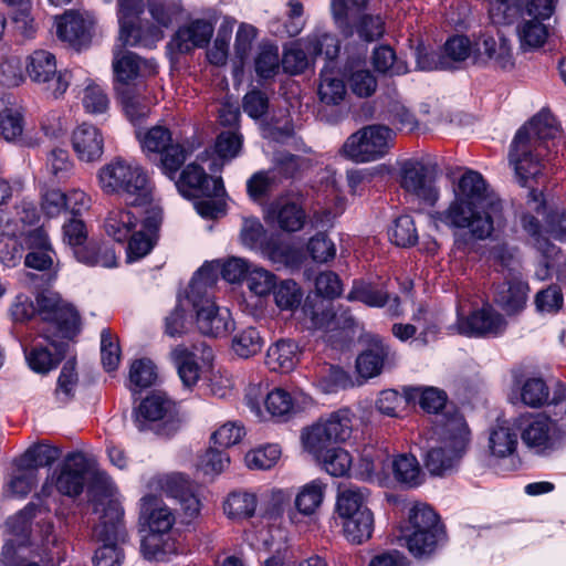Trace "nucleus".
<instances>
[{
	"label": "nucleus",
	"instance_id": "obj_1",
	"mask_svg": "<svg viewBox=\"0 0 566 566\" xmlns=\"http://www.w3.org/2000/svg\"><path fill=\"white\" fill-rule=\"evenodd\" d=\"M97 184L104 195L118 196L127 206L143 207L153 201L151 178L134 159L114 157L98 169Z\"/></svg>",
	"mask_w": 566,
	"mask_h": 566
},
{
	"label": "nucleus",
	"instance_id": "obj_2",
	"mask_svg": "<svg viewBox=\"0 0 566 566\" xmlns=\"http://www.w3.org/2000/svg\"><path fill=\"white\" fill-rule=\"evenodd\" d=\"M437 444L431 446L424 457V467L433 475H443L458 465L470 440V430L459 412L443 416L437 423Z\"/></svg>",
	"mask_w": 566,
	"mask_h": 566
},
{
	"label": "nucleus",
	"instance_id": "obj_3",
	"mask_svg": "<svg viewBox=\"0 0 566 566\" xmlns=\"http://www.w3.org/2000/svg\"><path fill=\"white\" fill-rule=\"evenodd\" d=\"M434 220L450 229H465L475 240H485L495 228L503 227L504 214L453 198L447 209L436 213Z\"/></svg>",
	"mask_w": 566,
	"mask_h": 566
},
{
	"label": "nucleus",
	"instance_id": "obj_4",
	"mask_svg": "<svg viewBox=\"0 0 566 566\" xmlns=\"http://www.w3.org/2000/svg\"><path fill=\"white\" fill-rule=\"evenodd\" d=\"M36 318L48 340L53 336L71 338L80 331L78 312L54 292L46 291L36 296Z\"/></svg>",
	"mask_w": 566,
	"mask_h": 566
},
{
	"label": "nucleus",
	"instance_id": "obj_5",
	"mask_svg": "<svg viewBox=\"0 0 566 566\" xmlns=\"http://www.w3.org/2000/svg\"><path fill=\"white\" fill-rule=\"evenodd\" d=\"M94 534L102 543L95 552L94 566H120L124 554L118 544L126 541L124 510L119 502L111 501L101 517V523L94 528Z\"/></svg>",
	"mask_w": 566,
	"mask_h": 566
},
{
	"label": "nucleus",
	"instance_id": "obj_6",
	"mask_svg": "<svg viewBox=\"0 0 566 566\" xmlns=\"http://www.w3.org/2000/svg\"><path fill=\"white\" fill-rule=\"evenodd\" d=\"M370 1L332 0V14L336 28L345 39H350L357 34L359 40L370 43L382 38L386 31V23L380 14L361 13L354 23L349 21V9L365 10Z\"/></svg>",
	"mask_w": 566,
	"mask_h": 566
},
{
	"label": "nucleus",
	"instance_id": "obj_7",
	"mask_svg": "<svg viewBox=\"0 0 566 566\" xmlns=\"http://www.w3.org/2000/svg\"><path fill=\"white\" fill-rule=\"evenodd\" d=\"M353 431V413L343 408L321 418L302 433L304 449L312 455H319L333 443L344 442Z\"/></svg>",
	"mask_w": 566,
	"mask_h": 566
},
{
	"label": "nucleus",
	"instance_id": "obj_8",
	"mask_svg": "<svg viewBox=\"0 0 566 566\" xmlns=\"http://www.w3.org/2000/svg\"><path fill=\"white\" fill-rule=\"evenodd\" d=\"M25 73L32 83L55 99L64 95L71 82V73L57 71L55 55L46 50H35L27 57Z\"/></svg>",
	"mask_w": 566,
	"mask_h": 566
},
{
	"label": "nucleus",
	"instance_id": "obj_9",
	"mask_svg": "<svg viewBox=\"0 0 566 566\" xmlns=\"http://www.w3.org/2000/svg\"><path fill=\"white\" fill-rule=\"evenodd\" d=\"M145 86L120 88L115 91L126 117L135 126V136L139 142H172L171 132L164 125H155L146 130L140 127L142 122L149 114V105L143 95Z\"/></svg>",
	"mask_w": 566,
	"mask_h": 566
},
{
	"label": "nucleus",
	"instance_id": "obj_10",
	"mask_svg": "<svg viewBox=\"0 0 566 566\" xmlns=\"http://www.w3.org/2000/svg\"><path fill=\"white\" fill-rule=\"evenodd\" d=\"M135 426L144 431L150 423H158L164 433L175 432L180 424L177 405L165 394L156 392L147 396L135 411Z\"/></svg>",
	"mask_w": 566,
	"mask_h": 566
},
{
	"label": "nucleus",
	"instance_id": "obj_11",
	"mask_svg": "<svg viewBox=\"0 0 566 566\" xmlns=\"http://www.w3.org/2000/svg\"><path fill=\"white\" fill-rule=\"evenodd\" d=\"M521 439L537 455H549L563 443L556 424L544 413L524 419L521 424Z\"/></svg>",
	"mask_w": 566,
	"mask_h": 566
},
{
	"label": "nucleus",
	"instance_id": "obj_12",
	"mask_svg": "<svg viewBox=\"0 0 566 566\" xmlns=\"http://www.w3.org/2000/svg\"><path fill=\"white\" fill-rule=\"evenodd\" d=\"M88 472L90 461L85 454L80 451L71 452L54 469L51 484L61 495L76 497L86 485Z\"/></svg>",
	"mask_w": 566,
	"mask_h": 566
},
{
	"label": "nucleus",
	"instance_id": "obj_13",
	"mask_svg": "<svg viewBox=\"0 0 566 566\" xmlns=\"http://www.w3.org/2000/svg\"><path fill=\"white\" fill-rule=\"evenodd\" d=\"M113 71L115 77V91L120 88H133L145 86L144 78L153 76L157 72V64L154 60L142 59L136 53L114 52Z\"/></svg>",
	"mask_w": 566,
	"mask_h": 566
},
{
	"label": "nucleus",
	"instance_id": "obj_14",
	"mask_svg": "<svg viewBox=\"0 0 566 566\" xmlns=\"http://www.w3.org/2000/svg\"><path fill=\"white\" fill-rule=\"evenodd\" d=\"M195 312L198 331L208 337H222L233 329L234 322L227 307L219 306L214 297L189 301Z\"/></svg>",
	"mask_w": 566,
	"mask_h": 566
},
{
	"label": "nucleus",
	"instance_id": "obj_15",
	"mask_svg": "<svg viewBox=\"0 0 566 566\" xmlns=\"http://www.w3.org/2000/svg\"><path fill=\"white\" fill-rule=\"evenodd\" d=\"M175 185L187 198H219L224 193L221 177L209 176L198 163L188 164Z\"/></svg>",
	"mask_w": 566,
	"mask_h": 566
},
{
	"label": "nucleus",
	"instance_id": "obj_16",
	"mask_svg": "<svg viewBox=\"0 0 566 566\" xmlns=\"http://www.w3.org/2000/svg\"><path fill=\"white\" fill-rule=\"evenodd\" d=\"M454 198L479 205L492 213H503V202L500 197L490 188L483 176L475 170H467L459 178L454 188Z\"/></svg>",
	"mask_w": 566,
	"mask_h": 566
},
{
	"label": "nucleus",
	"instance_id": "obj_17",
	"mask_svg": "<svg viewBox=\"0 0 566 566\" xmlns=\"http://www.w3.org/2000/svg\"><path fill=\"white\" fill-rule=\"evenodd\" d=\"M196 144H143L146 158L164 175L175 179L176 174L197 149Z\"/></svg>",
	"mask_w": 566,
	"mask_h": 566
},
{
	"label": "nucleus",
	"instance_id": "obj_18",
	"mask_svg": "<svg viewBox=\"0 0 566 566\" xmlns=\"http://www.w3.org/2000/svg\"><path fill=\"white\" fill-rule=\"evenodd\" d=\"M546 154L547 144H513L509 157L521 186L541 174Z\"/></svg>",
	"mask_w": 566,
	"mask_h": 566
},
{
	"label": "nucleus",
	"instance_id": "obj_19",
	"mask_svg": "<svg viewBox=\"0 0 566 566\" xmlns=\"http://www.w3.org/2000/svg\"><path fill=\"white\" fill-rule=\"evenodd\" d=\"M472 62L476 65L492 63L495 67L511 70L514 66V56L510 41L502 35L496 40L483 34L474 43Z\"/></svg>",
	"mask_w": 566,
	"mask_h": 566
},
{
	"label": "nucleus",
	"instance_id": "obj_20",
	"mask_svg": "<svg viewBox=\"0 0 566 566\" xmlns=\"http://www.w3.org/2000/svg\"><path fill=\"white\" fill-rule=\"evenodd\" d=\"M505 327L504 317L490 305L473 311L457 322L458 332L467 336L499 335Z\"/></svg>",
	"mask_w": 566,
	"mask_h": 566
},
{
	"label": "nucleus",
	"instance_id": "obj_21",
	"mask_svg": "<svg viewBox=\"0 0 566 566\" xmlns=\"http://www.w3.org/2000/svg\"><path fill=\"white\" fill-rule=\"evenodd\" d=\"M563 129L549 109H542L521 126L513 142H548L560 139Z\"/></svg>",
	"mask_w": 566,
	"mask_h": 566
},
{
	"label": "nucleus",
	"instance_id": "obj_22",
	"mask_svg": "<svg viewBox=\"0 0 566 566\" xmlns=\"http://www.w3.org/2000/svg\"><path fill=\"white\" fill-rule=\"evenodd\" d=\"M401 187L428 205L438 199V190L427 179V167L417 159H408L401 165Z\"/></svg>",
	"mask_w": 566,
	"mask_h": 566
},
{
	"label": "nucleus",
	"instance_id": "obj_23",
	"mask_svg": "<svg viewBox=\"0 0 566 566\" xmlns=\"http://www.w3.org/2000/svg\"><path fill=\"white\" fill-rule=\"evenodd\" d=\"M161 224L159 212H151L127 239V260L129 262L146 256L155 247L158 239V231Z\"/></svg>",
	"mask_w": 566,
	"mask_h": 566
},
{
	"label": "nucleus",
	"instance_id": "obj_24",
	"mask_svg": "<svg viewBox=\"0 0 566 566\" xmlns=\"http://www.w3.org/2000/svg\"><path fill=\"white\" fill-rule=\"evenodd\" d=\"M213 30L210 22L202 19L195 20L180 27L168 45L178 53H188L195 48L206 46L212 38Z\"/></svg>",
	"mask_w": 566,
	"mask_h": 566
},
{
	"label": "nucleus",
	"instance_id": "obj_25",
	"mask_svg": "<svg viewBox=\"0 0 566 566\" xmlns=\"http://www.w3.org/2000/svg\"><path fill=\"white\" fill-rule=\"evenodd\" d=\"M528 290V284L517 274L509 275L496 285L494 302L507 314H516L524 308Z\"/></svg>",
	"mask_w": 566,
	"mask_h": 566
},
{
	"label": "nucleus",
	"instance_id": "obj_26",
	"mask_svg": "<svg viewBox=\"0 0 566 566\" xmlns=\"http://www.w3.org/2000/svg\"><path fill=\"white\" fill-rule=\"evenodd\" d=\"M326 484L315 479L302 485L294 495V507L287 512L289 520L294 523L297 514L312 516L321 507Z\"/></svg>",
	"mask_w": 566,
	"mask_h": 566
},
{
	"label": "nucleus",
	"instance_id": "obj_27",
	"mask_svg": "<svg viewBox=\"0 0 566 566\" xmlns=\"http://www.w3.org/2000/svg\"><path fill=\"white\" fill-rule=\"evenodd\" d=\"M140 517L148 525L149 533H169L176 522L175 514L154 495L140 499Z\"/></svg>",
	"mask_w": 566,
	"mask_h": 566
},
{
	"label": "nucleus",
	"instance_id": "obj_28",
	"mask_svg": "<svg viewBox=\"0 0 566 566\" xmlns=\"http://www.w3.org/2000/svg\"><path fill=\"white\" fill-rule=\"evenodd\" d=\"M395 354L378 338L373 339L356 359V369L364 378L378 376L386 364L392 361Z\"/></svg>",
	"mask_w": 566,
	"mask_h": 566
},
{
	"label": "nucleus",
	"instance_id": "obj_29",
	"mask_svg": "<svg viewBox=\"0 0 566 566\" xmlns=\"http://www.w3.org/2000/svg\"><path fill=\"white\" fill-rule=\"evenodd\" d=\"M90 23L74 11H66L56 22L59 39L76 49L90 42Z\"/></svg>",
	"mask_w": 566,
	"mask_h": 566
},
{
	"label": "nucleus",
	"instance_id": "obj_30",
	"mask_svg": "<svg viewBox=\"0 0 566 566\" xmlns=\"http://www.w3.org/2000/svg\"><path fill=\"white\" fill-rule=\"evenodd\" d=\"M301 349L290 339H280L266 352L265 365L272 371L290 373L300 361Z\"/></svg>",
	"mask_w": 566,
	"mask_h": 566
},
{
	"label": "nucleus",
	"instance_id": "obj_31",
	"mask_svg": "<svg viewBox=\"0 0 566 566\" xmlns=\"http://www.w3.org/2000/svg\"><path fill=\"white\" fill-rule=\"evenodd\" d=\"M142 553L148 560L168 562L182 552L170 533H148L142 541Z\"/></svg>",
	"mask_w": 566,
	"mask_h": 566
},
{
	"label": "nucleus",
	"instance_id": "obj_32",
	"mask_svg": "<svg viewBox=\"0 0 566 566\" xmlns=\"http://www.w3.org/2000/svg\"><path fill=\"white\" fill-rule=\"evenodd\" d=\"M24 353L29 367L39 374L56 368L64 356L62 346L54 340L48 345L34 344L30 349H24Z\"/></svg>",
	"mask_w": 566,
	"mask_h": 566
},
{
	"label": "nucleus",
	"instance_id": "obj_33",
	"mask_svg": "<svg viewBox=\"0 0 566 566\" xmlns=\"http://www.w3.org/2000/svg\"><path fill=\"white\" fill-rule=\"evenodd\" d=\"M160 27L149 21L138 20L130 22L127 28H120L119 40L123 45L150 48L163 39Z\"/></svg>",
	"mask_w": 566,
	"mask_h": 566
},
{
	"label": "nucleus",
	"instance_id": "obj_34",
	"mask_svg": "<svg viewBox=\"0 0 566 566\" xmlns=\"http://www.w3.org/2000/svg\"><path fill=\"white\" fill-rule=\"evenodd\" d=\"M411 531L424 532L426 547H431L434 536L438 533H443L438 515L430 506L424 504H417L410 510L409 526L403 533H410Z\"/></svg>",
	"mask_w": 566,
	"mask_h": 566
},
{
	"label": "nucleus",
	"instance_id": "obj_35",
	"mask_svg": "<svg viewBox=\"0 0 566 566\" xmlns=\"http://www.w3.org/2000/svg\"><path fill=\"white\" fill-rule=\"evenodd\" d=\"M368 491L366 489L349 486L339 490L336 497V513L340 521L360 515L363 512H371L367 506Z\"/></svg>",
	"mask_w": 566,
	"mask_h": 566
},
{
	"label": "nucleus",
	"instance_id": "obj_36",
	"mask_svg": "<svg viewBox=\"0 0 566 566\" xmlns=\"http://www.w3.org/2000/svg\"><path fill=\"white\" fill-rule=\"evenodd\" d=\"M405 397L428 413H438L448 401L447 392L437 387H405Z\"/></svg>",
	"mask_w": 566,
	"mask_h": 566
},
{
	"label": "nucleus",
	"instance_id": "obj_37",
	"mask_svg": "<svg viewBox=\"0 0 566 566\" xmlns=\"http://www.w3.org/2000/svg\"><path fill=\"white\" fill-rule=\"evenodd\" d=\"M138 218L128 209L117 208L109 211L104 222L106 233L115 241L124 243L138 226Z\"/></svg>",
	"mask_w": 566,
	"mask_h": 566
},
{
	"label": "nucleus",
	"instance_id": "obj_38",
	"mask_svg": "<svg viewBox=\"0 0 566 566\" xmlns=\"http://www.w3.org/2000/svg\"><path fill=\"white\" fill-rule=\"evenodd\" d=\"M313 377L316 386L325 394L352 386V379L343 368L326 363L315 367Z\"/></svg>",
	"mask_w": 566,
	"mask_h": 566
},
{
	"label": "nucleus",
	"instance_id": "obj_39",
	"mask_svg": "<svg viewBox=\"0 0 566 566\" xmlns=\"http://www.w3.org/2000/svg\"><path fill=\"white\" fill-rule=\"evenodd\" d=\"M241 150L242 144H209L197 155V160L207 163L209 170L217 172L237 158Z\"/></svg>",
	"mask_w": 566,
	"mask_h": 566
},
{
	"label": "nucleus",
	"instance_id": "obj_40",
	"mask_svg": "<svg viewBox=\"0 0 566 566\" xmlns=\"http://www.w3.org/2000/svg\"><path fill=\"white\" fill-rule=\"evenodd\" d=\"M61 457V450L54 446L39 443L30 447L14 464L38 473L40 468L49 467Z\"/></svg>",
	"mask_w": 566,
	"mask_h": 566
},
{
	"label": "nucleus",
	"instance_id": "obj_41",
	"mask_svg": "<svg viewBox=\"0 0 566 566\" xmlns=\"http://www.w3.org/2000/svg\"><path fill=\"white\" fill-rule=\"evenodd\" d=\"M72 250L78 262L90 266L114 268L117 264L115 251L105 244L83 243Z\"/></svg>",
	"mask_w": 566,
	"mask_h": 566
},
{
	"label": "nucleus",
	"instance_id": "obj_42",
	"mask_svg": "<svg viewBox=\"0 0 566 566\" xmlns=\"http://www.w3.org/2000/svg\"><path fill=\"white\" fill-rule=\"evenodd\" d=\"M387 469H391L395 479L408 488H415L421 483V470L413 455L399 454L392 460L388 457Z\"/></svg>",
	"mask_w": 566,
	"mask_h": 566
},
{
	"label": "nucleus",
	"instance_id": "obj_43",
	"mask_svg": "<svg viewBox=\"0 0 566 566\" xmlns=\"http://www.w3.org/2000/svg\"><path fill=\"white\" fill-rule=\"evenodd\" d=\"M303 311L315 328H331L336 318L332 302L319 295H308Z\"/></svg>",
	"mask_w": 566,
	"mask_h": 566
},
{
	"label": "nucleus",
	"instance_id": "obj_44",
	"mask_svg": "<svg viewBox=\"0 0 566 566\" xmlns=\"http://www.w3.org/2000/svg\"><path fill=\"white\" fill-rule=\"evenodd\" d=\"M170 355L182 384L188 388L195 386L200 377V367L196 361V355L185 345L176 346Z\"/></svg>",
	"mask_w": 566,
	"mask_h": 566
},
{
	"label": "nucleus",
	"instance_id": "obj_45",
	"mask_svg": "<svg viewBox=\"0 0 566 566\" xmlns=\"http://www.w3.org/2000/svg\"><path fill=\"white\" fill-rule=\"evenodd\" d=\"M39 506L33 503L27 504L15 515L8 518L7 532L19 545H27L32 532L31 521L36 516Z\"/></svg>",
	"mask_w": 566,
	"mask_h": 566
},
{
	"label": "nucleus",
	"instance_id": "obj_46",
	"mask_svg": "<svg viewBox=\"0 0 566 566\" xmlns=\"http://www.w3.org/2000/svg\"><path fill=\"white\" fill-rule=\"evenodd\" d=\"M517 443L516 432L505 423H499L490 431L489 449L496 458L512 455L516 451Z\"/></svg>",
	"mask_w": 566,
	"mask_h": 566
},
{
	"label": "nucleus",
	"instance_id": "obj_47",
	"mask_svg": "<svg viewBox=\"0 0 566 566\" xmlns=\"http://www.w3.org/2000/svg\"><path fill=\"white\" fill-rule=\"evenodd\" d=\"M332 476H345L353 463L352 455L343 448L327 447L319 455H313Z\"/></svg>",
	"mask_w": 566,
	"mask_h": 566
},
{
	"label": "nucleus",
	"instance_id": "obj_48",
	"mask_svg": "<svg viewBox=\"0 0 566 566\" xmlns=\"http://www.w3.org/2000/svg\"><path fill=\"white\" fill-rule=\"evenodd\" d=\"M343 534L353 544H361L368 541L374 532L373 512H363L360 515L340 521Z\"/></svg>",
	"mask_w": 566,
	"mask_h": 566
},
{
	"label": "nucleus",
	"instance_id": "obj_49",
	"mask_svg": "<svg viewBox=\"0 0 566 566\" xmlns=\"http://www.w3.org/2000/svg\"><path fill=\"white\" fill-rule=\"evenodd\" d=\"M218 281V271L211 264L202 265L192 276L188 293L187 300L191 301L196 297H214L213 296V287Z\"/></svg>",
	"mask_w": 566,
	"mask_h": 566
},
{
	"label": "nucleus",
	"instance_id": "obj_50",
	"mask_svg": "<svg viewBox=\"0 0 566 566\" xmlns=\"http://www.w3.org/2000/svg\"><path fill=\"white\" fill-rule=\"evenodd\" d=\"M272 214L277 226L283 231H300L305 223L306 213L301 206L295 202H286L273 209Z\"/></svg>",
	"mask_w": 566,
	"mask_h": 566
},
{
	"label": "nucleus",
	"instance_id": "obj_51",
	"mask_svg": "<svg viewBox=\"0 0 566 566\" xmlns=\"http://www.w3.org/2000/svg\"><path fill=\"white\" fill-rule=\"evenodd\" d=\"M256 504L253 493L237 491L229 494L223 509L230 518H249L254 515Z\"/></svg>",
	"mask_w": 566,
	"mask_h": 566
},
{
	"label": "nucleus",
	"instance_id": "obj_52",
	"mask_svg": "<svg viewBox=\"0 0 566 566\" xmlns=\"http://www.w3.org/2000/svg\"><path fill=\"white\" fill-rule=\"evenodd\" d=\"M279 48L271 43H262L254 59V70L260 78L269 80L274 77L280 69Z\"/></svg>",
	"mask_w": 566,
	"mask_h": 566
},
{
	"label": "nucleus",
	"instance_id": "obj_53",
	"mask_svg": "<svg viewBox=\"0 0 566 566\" xmlns=\"http://www.w3.org/2000/svg\"><path fill=\"white\" fill-rule=\"evenodd\" d=\"M517 35L522 49H536L545 43L548 31L544 21L525 18L517 27Z\"/></svg>",
	"mask_w": 566,
	"mask_h": 566
},
{
	"label": "nucleus",
	"instance_id": "obj_54",
	"mask_svg": "<svg viewBox=\"0 0 566 566\" xmlns=\"http://www.w3.org/2000/svg\"><path fill=\"white\" fill-rule=\"evenodd\" d=\"M263 347V338L254 327H247L238 332L232 339L233 352L242 357L249 358L260 353Z\"/></svg>",
	"mask_w": 566,
	"mask_h": 566
},
{
	"label": "nucleus",
	"instance_id": "obj_55",
	"mask_svg": "<svg viewBox=\"0 0 566 566\" xmlns=\"http://www.w3.org/2000/svg\"><path fill=\"white\" fill-rule=\"evenodd\" d=\"M521 400L531 408H541L548 403L549 388L544 379L538 377L527 378L521 387Z\"/></svg>",
	"mask_w": 566,
	"mask_h": 566
},
{
	"label": "nucleus",
	"instance_id": "obj_56",
	"mask_svg": "<svg viewBox=\"0 0 566 566\" xmlns=\"http://www.w3.org/2000/svg\"><path fill=\"white\" fill-rule=\"evenodd\" d=\"M389 144H344L342 153L355 163H369L384 157Z\"/></svg>",
	"mask_w": 566,
	"mask_h": 566
},
{
	"label": "nucleus",
	"instance_id": "obj_57",
	"mask_svg": "<svg viewBox=\"0 0 566 566\" xmlns=\"http://www.w3.org/2000/svg\"><path fill=\"white\" fill-rule=\"evenodd\" d=\"M156 368L151 360H135L129 370V389L134 392L151 386L156 380Z\"/></svg>",
	"mask_w": 566,
	"mask_h": 566
},
{
	"label": "nucleus",
	"instance_id": "obj_58",
	"mask_svg": "<svg viewBox=\"0 0 566 566\" xmlns=\"http://www.w3.org/2000/svg\"><path fill=\"white\" fill-rule=\"evenodd\" d=\"M349 301H359L368 306L381 307L389 302V294L371 284L358 282L347 295Z\"/></svg>",
	"mask_w": 566,
	"mask_h": 566
},
{
	"label": "nucleus",
	"instance_id": "obj_59",
	"mask_svg": "<svg viewBox=\"0 0 566 566\" xmlns=\"http://www.w3.org/2000/svg\"><path fill=\"white\" fill-rule=\"evenodd\" d=\"M12 9L11 19L17 29L25 36L34 32L33 19L31 17L32 0H1Z\"/></svg>",
	"mask_w": 566,
	"mask_h": 566
},
{
	"label": "nucleus",
	"instance_id": "obj_60",
	"mask_svg": "<svg viewBox=\"0 0 566 566\" xmlns=\"http://www.w3.org/2000/svg\"><path fill=\"white\" fill-rule=\"evenodd\" d=\"M390 240L398 247L407 248L417 243L418 233L410 216L398 217L389 232Z\"/></svg>",
	"mask_w": 566,
	"mask_h": 566
},
{
	"label": "nucleus",
	"instance_id": "obj_61",
	"mask_svg": "<svg viewBox=\"0 0 566 566\" xmlns=\"http://www.w3.org/2000/svg\"><path fill=\"white\" fill-rule=\"evenodd\" d=\"M280 455L281 449L277 444H268L248 452L244 461L249 469L269 470L277 462Z\"/></svg>",
	"mask_w": 566,
	"mask_h": 566
},
{
	"label": "nucleus",
	"instance_id": "obj_62",
	"mask_svg": "<svg viewBox=\"0 0 566 566\" xmlns=\"http://www.w3.org/2000/svg\"><path fill=\"white\" fill-rule=\"evenodd\" d=\"M24 120L20 112L6 108L0 112V135L6 142H15L23 136Z\"/></svg>",
	"mask_w": 566,
	"mask_h": 566
},
{
	"label": "nucleus",
	"instance_id": "obj_63",
	"mask_svg": "<svg viewBox=\"0 0 566 566\" xmlns=\"http://www.w3.org/2000/svg\"><path fill=\"white\" fill-rule=\"evenodd\" d=\"M263 137L274 140L290 139L295 137V129L292 117L289 113L274 116L262 127Z\"/></svg>",
	"mask_w": 566,
	"mask_h": 566
},
{
	"label": "nucleus",
	"instance_id": "obj_64",
	"mask_svg": "<svg viewBox=\"0 0 566 566\" xmlns=\"http://www.w3.org/2000/svg\"><path fill=\"white\" fill-rule=\"evenodd\" d=\"M264 405L273 417L282 418L294 410V399L282 388H275L265 396Z\"/></svg>",
	"mask_w": 566,
	"mask_h": 566
}]
</instances>
